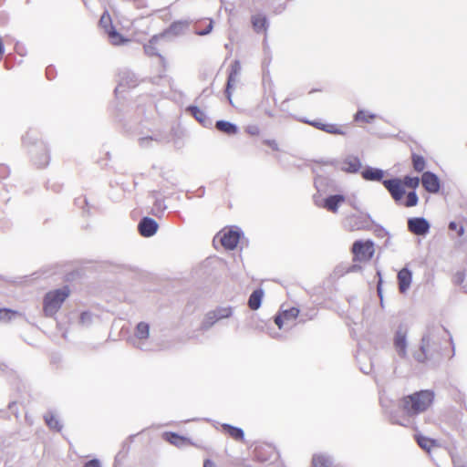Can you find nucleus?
<instances>
[{"label":"nucleus","instance_id":"f257e3e1","mask_svg":"<svg viewBox=\"0 0 467 467\" xmlns=\"http://www.w3.org/2000/svg\"><path fill=\"white\" fill-rule=\"evenodd\" d=\"M447 332L443 328H432L422 337L420 346L412 351L418 363H425L439 354L443 343H447Z\"/></svg>","mask_w":467,"mask_h":467},{"label":"nucleus","instance_id":"f03ea898","mask_svg":"<svg viewBox=\"0 0 467 467\" xmlns=\"http://www.w3.org/2000/svg\"><path fill=\"white\" fill-rule=\"evenodd\" d=\"M434 400V392L425 389L404 396L399 401V410L407 417H413L427 410Z\"/></svg>","mask_w":467,"mask_h":467},{"label":"nucleus","instance_id":"7ed1b4c3","mask_svg":"<svg viewBox=\"0 0 467 467\" xmlns=\"http://www.w3.org/2000/svg\"><path fill=\"white\" fill-rule=\"evenodd\" d=\"M70 294L71 290L68 285L47 292L43 298V313L45 317H54L60 310Z\"/></svg>","mask_w":467,"mask_h":467},{"label":"nucleus","instance_id":"20e7f679","mask_svg":"<svg viewBox=\"0 0 467 467\" xmlns=\"http://www.w3.org/2000/svg\"><path fill=\"white\" fill-rule=\"evenodd\" d=\"M383 185L389 191L396 202H400L406 207H413L417 205L419 198L415 192H410L407 194L406 199L402 202L405 194V189L401 179L395 178L385 180L383 181Z\"/></svg>","mask_w":467,"mask_h":467},{"label":"nucleus","instance_id":"39448f33","mask_svg":"<svg viewBox=\"0 0 467 467\" xmlns=\"http://www.w3.org/2000/svg\"><path fill=\"white\" fill-rule=\"evenodd\" d=\"M99 26L104 29L111 45L121 46L130 41L122 30L119 31L116 26L112 24L111 16L109 12L106 11L102 14L99 19Z\"/></svg>","mask_w":467,"mask_h":467},{"label":"nucleus","instance_id":"423d86ee","mask_svg":"<svg viewBox=\"0 0 467 467\" xmlns=\"http://www.w3.org/2000/svg\"><path fill=\"white\" fill-rule=\"evenodd\" d=\"M351 252L354 262H368L375 253L374 243L370 240L354 242Z\"/></svg>","mask_w":467,"mask_h":467},{"label":"nucleus","instance_id":"0eeeda50","mask_svg":"<svg viewBox=\"0 0 467 467\" xmlns=\"http://www.w3.org/2000/svg\"><path fill=\"white\" fill-rule=\"evenodd\" d=\"M219 235L221 244L226 250L235 249L241 238L240 231L233 228L223 229Z\"/></svg>","mask_w":467,"mask_h":467},{"label":"nucleus","instance_id":"6e6552de","mask_svg":"<svg viewBox=\"0 0 467 467\" xmlns=\"http://www.w3.org/2000/svg\"><path fill=\"white\" fill-rule=\"evenodd\" d=\"M299 315V309L296 307H291L289 309L280 312L275 317V323L279 329L284 328L286 326L294 323Z\"/></svg>","mask_w":467,"mask_h":467},{"label":"nucleus","instance_id":"1a4fd4ad","mask_svg":"<svg viewBox=\"0 0 467 467\" xmlns=\"http://www.w3.org/2000/svg\"><path fill=\"white\" fill-rule=\"evenodd\" d=\"M276 454L275 447L268 443H261L254 447V456L261 462L272 460Z\"/></svg>","mask_w":467,"mask_h":467},{"label":"nucleus","instance_id":"9d476101","mask_svg":"<svg viewBox=\"0 0 467 467\" xmlns=\"http://www.w3.org/2000/svg\"><path fill=\"white\" fill-rule=\"evenodd\" d=\"M420 182L423 188L430 193H437L440 191V179L431 171L423 172Z\"/></svg>","mask_w":467,"mask_h":467},{"label":"nucleus","instance_id":"9b49d317","mask_svg":"<svg viewBox=\"0 0 467 467\" xmlns=\"http://www.w3.org/2000/svg\"><path fill=\"white\" fill-rule=\"evenodd\" d=\"M408 229L416 235H425L430 230V224L424 218H410L408 221Z\"/></svg>","mask_w":467,"mask_h":467},{"label":"nucleus","instance_id":"f8f14e48","mask_svg":"<svg viewBox=\"0 0 467 467\" xmlns=\"http://www.w3.org/2000/svg\"><path fill=\"white\" fill-rule=\"evenodd\" d=\"M407 330L400 327L394 336L393 344L399 356L402 358L407 357Z\"/></svg>","mask_w":467,"mask_h":467},{"label":"nucleus","instance_id":"ddd939ff","mask_svg":"<svg viewBox=\"0 0 467 467\" xmlns=\"http://www.w3.org/2000/svg\"><path fill=\"white\" fill-rule=\"evenodd\" d=\"M140 235L144 237L152 236L158 230V223L155 220L144 217L138 225Z\"/></svg>","mask_w":467,"mask_h":467},{"label":"nucleus","instance_id":"4468645a","mask_svg":"<svg viewBox=\"0 0 467 467\" xmlns=\"http://www.w3.org/2000/svg\"><path fill=\"white\" fill-rule=\"evenodd\" d=\"M303 122L307 123L317 130H323L330 134H344V130H342V128L337 124L323 123L317 120H303Z\"/></svg>","mask_w":467,"mask_h":467},{"label":"nucleus","instance_id":"2eb2a0df","mask_svg":"<svg viewBox=\"0 0 467 467\" xmlns=\"http://www.w3.org/2000/svg\"><path fill=\"white\" fill-rule=\"evenodd\" d=\"M361 168L360 161L356 156H348L340 162V169L343 171L355 173Z\"/></svg>","mask_w":467,"mask_h":467},{"label":"nucleus","instance_id":"dca6fc26","mask_svg":"<svg viewBox=\"0 0 467 467\" xmlns=\"http://www.w3.org/2000/svg\"><path fill=\"white\" fill-rule=\"evenodd\" d=\"M398 283H399V290L400 293H405L410 286L411 284V272L408 268H402L398 273Z\"/></svg>","mask_w":467,"mask_h":467},{"label":"nucleus","instance_id":"f3484780","mask_svg":"<svg viewBox=\"0 0 467 467\" xmlns=\"http://www.w3.org/2000/svg\"><path fill=\"white\" fill-rule=\"evenodd\" d=\"M345 202L343 195L336 194L325 199L324 208L332 213H337L338 206Z\"/></svg>","mask_w":467,"mask_h":467},{"label":"nucleus","instance_id":"a211bd4d","mask_svg":"<svg viewBox=\"0 0 467 467\" xmlns=\"http://www.w3.org/2000/svg\"><path fill=\"white\" fill-rule=\"evenodd\" d=\"M222 431L237 441H243L244 434L242 429L232 426L230 424H222Z\"/></svg>","mask_w":467,"mask_h":467},{"label":"nucleus","instance_id":"6ab92c4d","mask_svg":"<svg viewBox=\"0 0 467 467\" xmlns=\"http://www.w3.org/2000/svg\"><path fill=\"white\" fill-rule=\"evenodd\" d=\"M416 441L419 446L428 452L432 449L439 447V442L436 440L422 435H416Z\"/></svg>","mask_w":467,"mask_h":467},{"label":"nucleus","instance_id":"aec40b11","mask_svg":"<svg viewBox=\"0 0 467 467\" xmlns=\"http://www.w3.org/2000/svg\"><path fill=\"white\" fill-rule=\"evenodd\" d=\"M376 115L365 110V109H359L357 111V113L354 115V121L358 124H368L374 121L376 119Z\"/></svg>","mask_w":467,"mask_h":467},{"label":"nucleus","instance_id":"412c9836","mask_svg":"<svg viewBox=\"0 0 467 467\" xmlns=\"http://www.w3.org/2000/svg\"><path fill=\"white\" fill-rule=\"evenodd\" d=\"M163 439L169 443L177 447L184 446L188 443V440L175 432H165L163 433Z\"/></svg>","mask_w":467,"mask_h":467},{"label":"nucleus","instance_id":"4be33fe9","mask_svg":"<svg viewBox=\"0 0 467 467\" xmlns=\"http://www.w3.org/2000/svg\"><path fill=\"white\" fill-rule=\"evenodd\" d=\"M215 128L226 135H234L238 132V128L234 124L225 120L216 121Z\"/></svg>","mask_w":467,"mask_h":467},{"label":"nucleus","instance_id":"5701e85b","mask_svg":"<svg viewBox=\"0 0 467 467\" xmlns=\"http://www.w3.org/2000/svg\"><path fill=\"white\" fill-rule=\"evenodd\" d=\"M232 315L231 307H219L208 314V318L213 320V323L223 318H227Z\"/></svg>","mask_w":467,"mask_h":467},{"label":"nucleus","instance_id":"b1692460","mask_svg":"<svg viewBox=\"0 0 467 467\" xmlns=\"http://www.w3.org/2000/svg\"><path fill=\"white\" fill-rule=\"evenodd\" d=\"M264 296V291L262 289L254 290L249 299H248V306L252 310H256L260 307L262 299Z\"/></svg>","mask_w":467,"mask_h":467},{"label":"nucleus","instance_id":"393cba45","mask_svg":"<svg viewBox=\"0 0 467 467\" xmlns=\"http://www.w3.org/2000/svg\"><path fill=\"white\" fill-rule=\"evenodd\" d=\"M362 177L367 181H380L383 178V171L379 169L368 168L362 171Z\"/></svg>","mask_w":467,"mask_h":467},{"label":"nucleus","instance_id":"a878e982","mask_svg":"<svg viewBox=\"0 0 467 467\" xmlns=\"http://www.w3.org/2000/svg\"><path fill=\"white\" fill-rule=\"evenodd\" d=\"M412 166L415 171L421 172L426 168V161L421 155L412 153L411 155Z\"/></svg>","mask_w":467,"mask_h":467},{"label":"nucleus","instance_id":"bb28decb","mask_svg":"<svg viewBox=\"0 0 467 467\" xmlns=\"http://www.w3.org/2000/svg\"><path fill=\"white\" fill-rule=\"evenodd\" d=\"M312 466L311 467H330L329 459L323 454H315L312 458Z\"/></svg>","mask_w":467,"mask_h":467},{"label":"nucleus","instance_id":"cd10ccee","mask_svg":"<svg viewBox=\"0 0 467 467\" xmlns=\"http://www.w3.org/2000/svg\"><path fill=\"white\" fill-rule=\"evenodd\" d=\"M150 335V327L145 322H140L135 329V336L140 339H147Z\"/></svg>","mask_w":467,"mask_h":467},{"label":"nucleus","instance_id":"c85d7f7f","mask_svg":"<svg viewBox=\"0 0 467 467\" xmlns=\"http://www.w3.org/2000/svg\"><path fill=\"white\" fill-rule=\"evenodd\" d=\"M187 110L200 122L204 123L207 120V116L203 110L196 106H190Z\"/></svg>","mask_w":467,"mask_h":467},{"label":"nucleus","instance_id":"c756f323","mask_svg":"<svg viewBox=\"0 0 467 467\" xmlns=\"http://www.w3.org/2000/svg\"><path fill=\"white\" fill-rule=\"evenodd\" d=\"M252 24L254 26V29L256 32H262L266 29V19L265 16H255L252 18Z\"/></svg>","mask_w":467,"mask_h":467},{"label":"nucleus","instance_id":"7c9ffc66","mask_svg":"<svg viewBox=\"0 0 467 467\" xmlns=\"http://www.w3.org/2000/svg\"><path fill=\"white\" fill-rule=\"evenodd\" d=\"M348 229L350 232H354V231L363 230V229H365V226L362 223V222L360 221L359 217H358L356 215H352L348 218Z\"/></svg>","mask_w":467,"mask_h":467},{"label":"nucleus","instance_id":"2f4dec72","mask_svg":"<svg viewBox=\"0 0 467 467\" xmlns=\"http://www.w3.org/2000/svg\"><path fill=\"white\" fill-rule=\"evenodd\" d=\"M18 315L19 313L16 310H12L9 308H1L0 322H9Z\"/></svg>","mask_w":467,"mask_h":467},{"label":"nucleus","instance_id":"473e14b6","mask_svg":"<svg viewBox=\"0 0 467 467\" xmlns=\"http://www.w3.org/2000/svg\"><path fill=\"white\" fill-rule=\"evenodd\" d=\"M401 181L404 188L408 187L415 190L420 184V179L418 177L405 176Z\"/></svg>","mask_w":467,"mask_h":467},{"label":"nucleus","instance_id":"72a5a7b5","mask_svg":"<svg viewBox=\"0 0 467 467\" xmlns=\"http://www.w3.org/2000/svg\"><path fill=\"white\" fill-rule=\"evenodd\" d=\"M236 75H237V71L236 70H233L230 73V75L228 77V80H227V86H226L225 93H226L227 98H228L230 102H231V88H232L234 83L235 82Z\"/></svg>","mask_w":467,"mask_h":467},{"label":"nucleus","instance_id":"f704fd0d","mask_svg":"<svg viewBox=\"0 0 467 467\" xmlns=\"http://www.w3.org/2000/svg\"><path fill=\"white\" fill-rule=\"evenodd\" d=\"M46 422L51 429H54L57 431H59L61 429V426H60L57 419L54 415L47 416Z\"/></svg>","mask_w":467,"mask_h":467},{"label":"nucleus","instance_id":"c9c22d12","mask_svg":"<svg viewBox=\"0 0 467 467\" xmlns=\"http://www.w3.org/2000/svg\"><path fill=\"white\" fill-rule=\"evenodd\" d=\"M449 229L451 231H455L457 233V236H462L464 234V226L462 223H458L456 222H451L449 223Z\"/></svg>","mask_w":467,"mask_h":467},{"label":"nucleus","instance_id":"e433bc0d","mask_svg":"<svg viewBox=\"0 0 467 467\" xmlns=\"http://www.w3.org/2000/svg\"><path fill=\"white\" fill-rule=\"evenodd\" d=\"M244 131L248 135L254 136V137H257L261 134V129L259 128V126L254 125V124L246 126L244 128Z\"/></svg>","mask_w":467,"mask_h":467},{"label":"nucleus","instance_id":"4c0bfd02","mask_svg":"<svg viewBox=\"0 0 467 467\" xmlns=\"http://www.w3.org/2000/svg\"><path fill=\"white\" fill-rule=\"evenodd\" d=\"M263 143L271 148L273 150H279V145L275 140H265Z\"/></svg>","mask_w":467,"mask_h":467},{"label":"nucleus","instance_id":"58836bf2","mask_svg":"<svg viewBox=\"0 0 467 467\" xmlns=\"http://www.w3.org/2000/svg\"><path fill=\"white\" fill-rule=\"evenodd\" d=\"M213 29V21H210L204 30L198 32L199 35L203 36L209 34Z\"/></svg>","mask_w":467,"mask_h":467},{"label":"nucleus","instance_id":"ea45409f","mask_svg":"<svg viewBox=\"0 0 467 467\" xmlns=\"http://www.w3.org/2000/svg\"><path fill=\"white\" fill-rule=\"evenodd\" d=\"M83 467H100L99 462L98 460H90Z\"/></svg>","mask_w":467,"mask_h":467},{"label":"nucleus","instance_id":"a19ab883","mask_svg":"<svg viewBox=\"0 0 467 467\" xmlns=\"http://www.w3.org/2000/svg\"><path fill=\"white\" fill-rule=\"evenodd\" d=\"M377 275H379V283H378V285H377V290H378V294L379 296H381V285H382V280H381V277H380V273L378 272Z\"/></svg>","mask_w":467,"mask_h":467},{"label":"nucleus","instance_id":"79ce46f5","mask_svg":"<svg viewBox=\"0 0 467 467\" xmlns=\"http://www.w3.org/2000/svg\"><path fill=\"white\" fill-rule=\"evenodd\" d=\"M203 467H217V466L211 460H205L204 463H203Z\"/></svg>","mask_w":467,"mask_h":467},{"label":"nucleus","instance_id":"37998d69","mask_svg":"<svg viewBox=\"0 0 467 467\" xmlns=\"http://www.w3.org/2000/svg\"><path fill=\"white\" fill-rule=\"evenodd\" d=\"M152 140L151 137H146L140 139V143L142 145L145 141Z\"/></svg>","mask_w":467,"mask_h":467},{"label":"nucleus","instance_id":"c03bdc74","mask_svg":"<svg viewBox=\"0 0 467 467\" xmlns=\"http://www.w3.org/2000/svg\"><path fill=\"white\" fill-rule=\"evenodd\" d=\"M15 405H16V401H13V402L9 403L8 408H9V409H12V408H13V406H15Z\"/></svg>","mask_w":467,"mask_h":467},{"label":"nucleus","instance_id":"a18cd8bd","mask_svg":"<svg viewBox=\"0 0 467 467\" xmlns=\"http://www.w3.org/2000/svg\"><path fill=\"white\" fill-rule=\"evenodd\" d=\"M461 275H462V276L461 277V282H463V278H464V276H465V274H464V273H462V274H461Z\"/></svg>","mask_w":467,"mask_h":467}]
</instances>
